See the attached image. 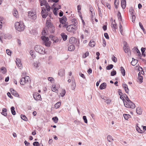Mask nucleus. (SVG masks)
Masks as SVG:
<instances>
[{"label": "nucleus", "instance_id": "obj_1", "mask_svg": "<svg viewBox=\"0 0 146 146\" xmlns=\"http://www.w3.org/2000/svg\"><path fill=\"white\" fill-rule=\"evenodd\" d=\"M45 8L44 7H41L42 9L41 14L42 17L44 18H45L48 15V12L50 11L51 7L49 5L48 3L44 5Z\"/></svg>", "mask_w": 146, "mask_h": 146}, {"label": "nucleus", "instance_id": "obj_2", "mask_svg": "<svg viewBox=\"0 0 146 146\" xmlns=\"http://www.w3.org/2000/svg\"><path fill=\"white\" fill-rule=\"evenodd\" d=\"M16 29L19 31H23L25 28V26L21 22H16L15 24Z\"/></svg>", "mask_w": 146, "mask_h": 146}, {"label": "nucleus", "instance_id": "obj_3", "mask_svg": "<svg viewBox=\"0 0 146 146\" xmlns=\"http://www.w3.org/2000/svg\"><path fill=\"white\" fill-rule=\"evenodd\" d=\"M34 49L36 52L40 54H45V48L41 45H36L34 47Z\"/></svg>", "mask_w": 146, "mask_h": 146}, {"label": "nucleus", "instance_id": "obj_4", "mask_svg": "<svg viewBox=\"0 0 146 146\" xmlns=\"http://www.w3.org/2000/svg\"><path fill=\"white\" fill-rule=\"evenodd\" d=\"M31 80L30 77L28 76H25L24 77L22 78L20 80V84L23 85L25 84H30Z\"/></svg>", "mask_w": 146, "mask_h": 146}, {"label": "nucleus", "instance_id": "obj_5", "mask_svg": "<svg viewBox=\"0 0 146 146\" xmlns=\"http://www.w3.org/2000/svg\"><path fill=\"white\" fill-rule=\"evenodd\" d=\"M123 103L125 106L127 108L134 109L135 107V104L130 100L127 101H123Z\"/></svg>", "mask_w": 146, "mask_h": 146}, {"label": "nucleus", "instance_id": "obj_6", "mask_svg": "<svg viewBox=\"0 0 146 146\" xmlns=\"http://www.w3.org/2000/svg\"><path fill=\"white\" fill-rule=\"evenodd\" d=\"M41 38L42 40V43L44 44L46 46H50L51 44V42L49 41V38L48 37L45 36H42Z\"/></svg>", "mask_w": 146, "mask_h": 146}, {"label": "nucleus", "instance_id": "obj_7", "mask_svg": "<svg viewBox=\"0 0 146 146\" xmlns=\"http://www.w3.org/2000/svg\"><path fill=\"white\" fill-rule=\"evenodd\" d=\"M28 16L29 18L32 20H34L36 18V13L31 11H29L28 12Z\"/></svg>", "mask_w": 146, "mask_h": 146}, {"label": "nucleus", "instance_id": "obj_8", "mask_svg": "<svg viewBox=\"0 0 146 146\" xmlns=\"http://www.w3.org/2000/svg\"><path fill=\"white\" fill-rule=\"evenodd\" d=\"M77 27L75 25H68L66 27V29L69 32H74Z\"/></svg>", "mask_w": 146, "mask_h": 146}, {"label": "nucleus", "instance_id": "obj_9", "mask_svg": "<svg viewBox=\"0 0 146 146\" xmlns=\"http://www.w3.org/2000/svg\"><path fill=\"white\" fill-rule=\"evenodd\" d=\"M33 97L36 100H39L41 99V96L37 93H35L33 94Z\"/></svg>", "mask_w": 146, "mask_h": 146}, {"label": "nucleus", "instance_id": "obj_10", "mask_svg": "<svg viewBox=\"0 0 146 146\" xmlns=\"http://www.w3.org/2000/svg\"><path fill=\"white\" fill-rule=\"evenodd\" d=\"M67 20L66 17L64 16L62 18L60 19V23L62 24H64L66 23V22Z\"/></svg>", "mask_w": 146, "mask_h": 146}, {"label": "nucleus", "instance_id": "obj_11", "mask_svg": "<svg viewBox=\"0 0 146 146\" xmlns=\"http://www.w3.org/2000/svg\"><path fill=\"white\" fill-rule=\"evenodd\" d=\"M10 91L11 92V94L14 96L16 97H19V95L17 93V92L14 90L11 89L10 90Z\"/></svg>", "mask_w": 146, "mask_h": 146}, {"label": "nucleus", "instance_id": "obj_12", "mask_svg": "<svg viewBox=\"0 0 146 146\" xmlns=\"http://www.w3.org/2000/svg\"><path fill=\"white\" fill-rule=\"evenodd\" d=\"M46 25L48 29L53 26L50 21L48 20L47 21Z\"/></svg>", "mask_w": 146, "mask_h": 146}, {"label": "nucleus", "instance_id": "obj_13", "mask_svg": "<svg viewBox=\"0 0 146 146\" xmlns=\"http://www.w3.org/2000/svg\"><path fill=\"white\" fill-rule=\"evenodd\" d=\"M121 5L122 7L125 9L126 6V1L125 0H121Z\"/></svg>", "mask_w": 146, "mask_h": 146}, {"label": "nucleus", "instance_id": "obj_14", "mask_svg": "<svg viewBox=\"0 0 146 146\" xmlns=\"http://www.w3.org/2000/svg\"><path fill=\"white\" fill-rule=\"evenodd\" d=\"M75 46L73 44H71L69 46L68 49L69 51H73L75 49Z\"/></svg>", "mask_w": 146, "mask_h": 146}, {"label": "nucleus", "instance_id": "obj_15", "mask_svg": "<svg viewBox=\"0 0 146 146\" xmlns=\"http://www.w3.org/2000/svg\"><path fill=\"white\" fill-rule=\"evenodd\" d=\"M123 86L126 92L128 93L129 91V89L128 88L127 86V84H123Z\"/></svg>", "mask_w": 146, "mask_h": 146}, {"label": "nucleus", "instance_id": "obj_16", "mask_svg": "<svg viewBox=\"0 0 146 146\" xmlns=\"http://www.w3.org/2000/svg\"><path fill=\"white\" fill-rule=\"evenodd\" d=\"M106 83L104 82L100 86V89H104L106 88Z\"/></svg>", "mask_w": 146, "mask_h": 146}, {"label": "nucleus", "instance_id": "obj_17", "mask_svg": "<svg viewBox=\"0 0 146 146\" xmlns=\"http://www.w3.org/2000/svg\"><path fill=\"white\" fill-rule=\"evenodd\" d=\"M61 35L64 41H65L67 39V36L64 33H62L61 34Z\"/></svg>", "mask_w": 146, "mask_h": 146}, {"label": "nucleus", "instance_id": "obj_18", "mask_svg": "<svg viewBox=\"0 0 146 146\" xmlns=\"http://www.w3.org/2000/svg\"><path fill=\"white\" fill-rule=\"evenodd\" d=\"M64 70L63 69L60 70L58 72V74L60 76H63L64 74Z\"/></svg>", "mask_w": 146, "mask_h": 146}, {"label": "nucleus", "instance_id": "obj_19", "mask_svg": "<svg viewBox=\"0 0 146 146\" xmlns=\"http://www.w3.org/2000/svg\"><path fill=\"white\" fill-rule=\"evenodd\" d=\"M138 61L137 60L135 59L134 58H132V60L131 62V64L133 66H135L137 63Z\"/></svg>", "mask_w": 146, "mask_h": 146}, {"label": "nucleus", "instance_id": "obj_20", "mask_svg": "<svg viewBox=\"0 0 146 146\" xmlns=\"http://www.w3.org/2000/svg\"><path fill=\"white\" fill-rule=\"evenodd\" d=\"M123 48H125L124 50L125 53H127L129 51V49L128 48L127 44H125Z\"/></svg>", "mask_w": 146, "mask_h": 146}, {"label": "nucleus", "instance_id": "obj_21", "mask_svg": "<svg viewBox=\"0 0 146 146\" xmlns=\"http://www.w3.org/2000/svg\"><path fill=\"white\" fill-rule=\"evenodd\" d=\"M3 19L4 18L3 17H0V29L2 28V24L4 23V22L3 21Z\"/></svg>", "mask_w": 146, "mask_h": 146}, {"label": "nucleus", "instance_id": "obj_22", "mask_svg": "<svg viewBox=\"0 0 146 146\" xmlns=\"http://www.w3.org/2000/svg\"><path fill=\"white\" fill-rule=\"evenodd\" d=\"M17 61L16 62L17 66L19 68L21 67V62L19 59H18V60L16 59Z\"/></svg>", "mask_w": 146, "mask_h": 146}, {"label": "nucleus", "instance_id": "obj_23", "mask_svg": "<svg viewBox=\"0 0 146 146\" xmlns=\"http://www.w3.org/2000/svg\"><path fill=\"white\" fill-rule=\"evenodd\" d=\"M52 40L54 43H58L60 42V40L58 38L55 37L52 39Z\"/></svg>", "mask_w": 146, "mask_h": 146}, {"label": "nucleus", "instance_id": "obj_24", "mask_svg": "<svg viewBox=\"0 0 146 146\" xmlns=\"http://www.w3.org/2000/svg\"><path fill=\"white\" fill-rule=\"evenodd\" d=\"M13 15L16 18L18 17V13L17 10L15 9H13Z\"/></svg>", "mask_w": 146, "mask_h": 146}, {"label": "nucleus", "instance_id": "obj_25", "mask_svg": "<svg viewBox=\"0 0 146 146\" xmlns=\"http://www.w3.org/2000/svg\"><path fill=\"white\" fill-rule=\"evenodd\" d=\"M40 65V63L38 61H36L34 62L33 64L34 67L36 68H37Z\"/></svg>", "mask_w": 146, "mask_h": 146}, {"label": "nucleus", "instance_id": "obj_26", "mask_svg": "<svg viewBox=\"0 0 146 146\" xmlns=\"http://www.w3.org/2000/svg\"><path fill=\"white\" fill-rule=\"evenodd\" d=\"M6 111L7 109L6 108H3L2 109V112L1 113L4 116H6L7 115Z\"/></svg>", "mask_w": 146, "mask_h": 146}, {"label": "nucleus", "instance_id": "obj_27", "mask_svg": "<svg viewBox=\"0 0 146 146\" xmlns=\"http://www.w3.org/2000/svg\"><path fill=\"white\" fill-rule=\"evenodd\" d=\"M136 111L137 114L140 115L142 113V110L140 107H138L136 110Z\"/></svg>", "mask_w": 146, "mask_h": 146}, {"label": "nucleus", "instance_id": "obj_28", "mask_svg": "<svg viewBox=\"0 0 146 146\" xmlns=\"http://www.w3.org/2000/svg\"><path fill=\"white\" fill-rule=\"evenodd\" d=\"M95 44V42L94 41H92V40H91L90 41V42L89 43V45L91 47H94Z\"/></svg>", "mask_w": 146, "mask_h": 146}, {"label": "nucleus", "instance_id": "obj_29", "mask_svg": "<svg viewBox=\"0 0 146 146\" xmlns=\"http://www.w3.org/2000/svg\"><path fill=\"white\" fill-rule=\"evenodd\" d=\"M107 139L108 141L110 142H112L113 141V139L112 136L110 135L107 136Z\"/></svg>", "mask_w": 146, "mask_h": 146}, {"label": "nucleus", "instance_id": "obj_30", "mask_svg": "<svg viewBox=\"0 0 146 146\" xmlns=\"http://www.w3.org/2000/svg\"><path fill=\"white\" fill-rule=\"evenodd\" d=\"M41 6L45 5L46 3V0H39Z\"/></svg>", "mask_w": 146, "mask_h": 146}, {"label": "nucleus", "instance_id": "obj_31", "mask_svg": "<svg viewBox=\"0 0 146 146\" xmlns=\"http://www.w3.org/2000/svg\"><path fill=\"white\" fill-rule=\"evenodd\" d=\"M72 23L74 24L73 25H75L76 26L78 23V20L75 18L73 19L72 20Z\"/></svg>", "mask_w": 146, "mask_h": 146}, {"label": "nucleus", "instance_id": "obj_32", "mask_svg": "<svg viewBox=\"0 0 146 146\" xmlns=\"http://www.w3.org/2000/svg\"><path fill=\"white\" fill-rule=\"evenodd\" d=\"M139 26H140V28L143 31V33L145 34L146 31H145V30L144 29V27H143V25H142V24H141V22H139Z\"/></svg>", "mask_w": 146, "mask_h": 146}, {"label": "nucleus", "instance_id": "obj_33", "mask_svg": "<svg viewBox=\"0 0 146 146\" xmlns=\"http://www.w3.org/2000/svg\"><path fill=\"white\" fill-rule=\"evenodd\" d=\"M47 29L46 28H44L42 32V35L43 36L46 35L47 34Z\"/></svg>", "mask_w": 146, "mask_h": 146}, {"label": "nucleus", "instance_id": "obj_34", "mask_svg": "<svg viewBox=\"0 0 146 146\" xmlns=\"http://www.w3.org/2000/svg\"><path fill=\"white\" fill-rule=\"evenodd\" d=\"M120 70L121 71V72L123 76H124L125 75V71L124 68L123 67L121 66V67Z\"/></svg>", "mask_w": 146, "mask_h": 146}, {"label": "nucleus", "instance_id": "obj_35", "mask_svg": "<svg viewBox=\"0 0 146 146\" xmlns=\"http://www.w3.org/2000/svg\"><path fill=\"white\" fill-rule=\"evenodd\" d=\"M61 105V103L60 102H58L56 103L54 105V107L56 108H59Z\"/></svg>", "mask_w": 146, "mask_h": 146}, {"label": "nucleus", "instance_id": "obj_36", "mask_svg": "<svg viewBox=\"0 0 146 146\" xmlns=\"http://www.w3.org/2000/svg\"><path fill=\"white\" fill-rule=\"evenodd\" d=\"M48 30L51 33H54L55 31V27L54 26L48 29Z\"/></svg>", "mask_w": 146, "mask_h": 146}, {"label": "nucleus", "instance_id": "obj_37", "mask_svg": "<svg viewBox=\"0 0 146 146\" xmlns=\"http://www.w3.org/2000/svg\"><path fill=\"white\" fill-rule=\"evenodd\" d=\"M11 112L12 114L13 115H15V114L16 113L15 111V108L14 107L12 106L11 107Z\"/></svg>", "mask_w": 146, "mask_h": 146}, {"label": "nucleus", "instance_id": "obj_38", "mask_svg": "<svg viewBox=\"0 0 146 146\" xmlns=\"http://www.w3.org/2000/svg\"><path fill=\"white\" fill-rule=\"evenodd\" d=\"M123 116L124 118L126 119L127 120L130 117V115L129 114H124L123 115Z\"/></svg>", "mask_w": 146, "mask_h": 146}, {"label": "nucleus", "instance_id": "obj_39", "mask_svg": "<svg viewBox=\"0 0 146 146\" xmlns=\"http://www.w3.org/2000/svg\"><path fill=\"white\" fill-rule=\"evenodd\" d=\"M138 79L139 80V82L140 83H141L143 82V78L142 76L138 77Z\"/></svg>", "mask_w": 146, "mask_h": 146}, {"label": "nucleus", "instance_id": "obj_40", "mask_svg": "<svg viewBox=\"0 0 146 146\" xmlns=\"http://www.w3.org/2000/svg\"><path fill=\"white\" fill-rule=\"evenodd\" d=\"M1 70L2 71V72L3 74H5L6 72V69L5 67H2L1 68Z\"/></svg>", "mask_w": 146, "mask_h": 146}, {"label": "nucleus", "instance_id": "obj_41", "mask_svg": "<svg viewBox=\"0 0 146 146\" xmlns=\"http://www.w3.org/2000/svg\"><path fill=\"white\" fill-rule=\"evenodd\" d=\"M114 4L115 7L116 8H117V6L119 4V1L118 0H115Z\"/></svg>", "mask_w": 146, "mask_h": 146}, {"label": "nucleus", "instance_id": "obj_42", "mask_svg": "<svg viewBox=\"0 0 146 146\" xmlns=\"http://www.w3.org/2000/svg\"><path fill=\"white\" fill-rule=\"evenodd\" d=\"M98 14L101 17H102V12L101 11L100 8L99 7H98Z\"/></svg>", "mask_w": 146, "mask_h": 146}, {"label": "nucleus", "instance_id": "obj_43", "mask_svg": "<svg viewBox=\"0 0 146 146\" xmlns=\"http://www.w3.org/2000/svg\"><path fill=\"white\" fill-rule=\"evenodd\" d=\"M119 29H120V33H121V34L122 35H123L122 27V25H121V23L120 22L119 23Z\"/></svg>", "mask_w": 146, "mask_h": 146}, {"label": "nucleus", "instance_id": "obj_44", "mask_svg": "<svg viewBox=\"0 0 146 146\" xmlns=\"http://www.w3.org/2000/svg\"><path fill=\"white\" fill-rule=\"evenodd\" d=\"M52 119L55 123H57L58 121V118L57 117H55L52 118Z\"/></svg>", "mask_w": 146, "mask_h": 146}, {"label": "nucleus", "instance_id": "obj_45", "mask_svg": "<svg viewBox=\"0 0 146 146\" xmlns=\"http://www.w3.org/2000/svg\"><path fill=\"white\" fill-rule=\"evenodd\" d=\"M113 65L112 64H110L108 66L106 67V69L108 70H110L112 69L113 67Z\"/></svg>", "mask_w": 146, "mask_h": 146}, {"label": "nucleus", "instance_id": "obj_46", "mask_svg": "<svg viewBox=\"0 0 146 146\" xmlns=\"http://www.w3.org/2000/svg\"><path fill=\"white\" fill-rule=\"evenodd\" d=\"M117 16L118 19L120 21H122L121 16V13L119 11L117 14Z\"/></svg>", "mask_w": 146, "mask_h": 146}, {"label": "nucleus", "instance_id": "obj_47", "mask_svg": "<svg viewBox=\"0 0 146 146\" xmlns=\"http://www.w3.org/2000/svg\"><path fill=\"white\" fill-rule=\"evenodd\" d=\"M66 93V91L65 90H63L60 94V95H61L62 97H63L65 95Z\"/></svg>", "mask_w": 146, "mask_h": 146}, {"label": "nucleus", "instance_id": "obj_48", "mask_svg": "<svg viewBox=\"0 0 146 146\" xmlns=\"http://www.w3.org/2000/svg\"><path fill=\"white\" fill-rule=\"evenodd\" d=\"M54 86V85L53 86ZM53 88H52V90L53 92H55L56 93H57L58 92V90L56 88L55 86L54 85V86H52Z\"/></svg>", "mask_w": 146, "mask_h": 146}, {"label": "nucleus", "instance_id": "obj_49", "mask_svg": "<svg viewBox=\"0 0 146 146\" xmlns=\"http://www.w3.org/2000/svg\"><path fill=\"white\" fill-rule=\"evenodd\" d=\"M21 118L25 121H26L27 120V118L25 115H21Z\"/></svg>", "mask_w": 146, "mask_h": 146}, {"label": "nucleus", "instance_id": "obj_50", "mask_svg": "<svg viewBox=\"0 0 146 146\" xmlns=\"http://www.w3.org/2000/svg\"><path fill=\"white\" fill-rule=\"evenodd\" d=\"M76 86V84L74 82H72V84L71 85V87L72 90L75 89Z\"/></svg>", "mask_w": 146, "mask_h": 146}, {"label": "nucleus", "instance_id": "obj_51", "mask_svg": "<svg viewBox=\"0 0 146 146\" xmlns=\"http://www.w3.org/2000/svg\"><path fill=\"white\" fill-rule=\"evenodd\" d=\"M57 10H58L57 9V8L56 7H55L54 8L53 10V12L54 14V15H55L56 16V15H57V13L56 12V11Z\"/></svg>", "mask_w": 146, "mask_h": 146}, {"label": "nucleus", "instance_id": "obj_52", "mask_svg": "<svg viewBox=\"0 0 146 146\" xmlns=\"http://www.w3.org/2000/svg\"><path fill=\"white\" fill-rule=\"evenodd\" d=\"M89 8L90 11L91 13H94V9L91 5H89Z\"/></svg>", "mask_w": 146, "mask_h": 146}, {"label": "nucleus", "instance_id": "obj_53", "mask_svg": "<svg viewBox=\"0 0 146 146\" xmlns=\"http://www.w3.org/2000/svg\"><path fill=\"white\" fill-rule=\"evenodd\" d=\"M111 27L112 28H114L115 29H117V24L116 23L112 24Z\"/></svg>", "mask_w": 146, "mask_h": 146}, {"label": "nucleus", "instance_id": "obj_54", "mask_svg": "<svg viewBox=\"0 0 146 146\" xmlns=\"http://www.w3.org/2000/svg\"><path fill=\"white\" fill-rule=\"evenodd\" d=\"M83 119L84 120V122L85 123H87L88 121H87V119L86 116H84L83 117Z\"/></svg>", "mask_w": 146, "mask_h": 146}, {"label": "nucleus", "instance_id": "obj_55", "mask_svg": "<svg viewBox=\"0 0 146 146\" xmlns=\"http://www.w3.org/2000/svg\"><path fill=\"white\" fill-rule=\"evenodd\" d=\"M133 11H134V10L133 9V8L132 7L130 8L129 12L131 14V15L133 14Z\"/></svg>", "mask_w": 146, "mask_h": 146}, {"label": "nucleus", "instance_id": "obj_56", "mask_svg": "<svg viewBox=\"0 0 146 146\" xmlns=\"http://www.w3.org/2000/svg\"><path fill=\"white\" fill-rule=\"evenodd\" d=\"M131 15L132 19V22L133 23H134L135 22V20L136 18V16L134 14L132 15Z\"/></svg>", "mask_w": 146, "mask_h": 146}, {"label": "nucleus", "instance_id": "obj_57", "mask_svg": "<svg viewBox=\"0 0 146 146\" xmlns=\"http://www.w3.org/2000/svg\"><path fill=\"white\" fill-rule=\"evenodd\" d=\"M136 129L139 132L141 133H142V132H141V131H142V130L140 129V128L138 127V126L136 127Z\"/></svg>", "mask_w": 146, "mask_h": 146}, {"label": "nucleus", "instance_id": "obj_58", "mask_svg": "<svg viewBox=\"0 0 146 146\" xmlns=\"http://www.w3.org/2000/svg\"><path fill=\"white\" fill-rule=\"evenodd\" d=\"M48 79L49 81H50L51 83H52L53 82V81L54 80V78L51 77H49L48 78Z\"/></svg>", "mask_w": 146, "mask_h": 146}, {"label": "nucleus", "instance_id": "obj_59", "mask_svg": "<svg viewBox=\"0 0 146 146\" xmlns=\"http://www.w3.org/2000/svg\"><path fill=\"white\" fill-rule=\"evenodd\" d=\"M89 55V52H86L84 54L83 56V57L84 58H86Z\"/></svg>", "mask_w": 146, "mask_h": 146}, {"label": "nucleus", "instance_id": "obj_60", "mask_svg": "<svg viewBox=\"0 0 146 146\" xmlns=\"http://www.w3.org/2000/svg\"><path fill=\"white\" fill-rule=\"evenodd\" d=\"M116 71L115 70H113L111 72V76H114L116 75Z\"/></svg>", "mask_w": 146, "mask_h": 146}, {"label": "nucleus", "instance_id": "obj_61", "mask_svg": "<svg viewBox=\"0 0 146 146\" xmlns=\"http://www.w3.org/2000/svg\"><path fill=\"white\" fill-rule=\"evenodd\" d=\"M39 143L38 142L35 141L33 143V145L34 146H37L39 145Z\"/></svg>", "mask_w": 146, "mask_h": 146}, {"label": "nucleus", "instance_id": "obj_62", "mask_svg": "<svg viewBox=\"0 0 146 146\" xmlns=\"http://www.w3.org/2000/svg\"><path fill=\"white\" fill-rule=\"evenodd\" d=\"M7 54L9 55L10 56L11 54V52L9 50L7 49L6 51Z\"/></svg>", "mask_w": 146, "mask_h": 146}, {"label": "nucleus", "instance_id": "obj_63", "mask_svg": "<svg viewBox=\"0 0 146 146\" xmlns=\"http://www.w3.org/2000/svg\"><path fill=\"white\" fill-rule=\"evenodd\" d=\"M112 61L115 62L117 61V58L114 56H113V57H112Z\"/></svg>", "mask_w": 146, "mask_h": 146}, {"label": "nucleus", "instance_id": "obj_64", "mask_svg": "<svg viewBox=\"0 0 146 146\" xmlns=\"http://www.w3.org/2000/svg\"><path fill=\"white\" fill-rule=\"evenodd\" d=\"M104 35L105 38L107 39H109V37L108 34L107 33H105L104 34Z\"/></svg>", "mask_w": 146, "mask_h": 146}]
</instances>
